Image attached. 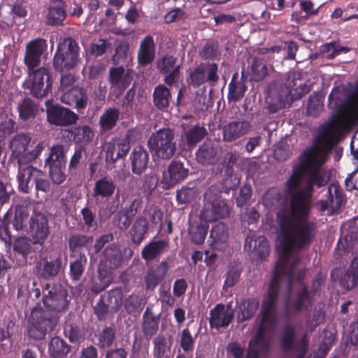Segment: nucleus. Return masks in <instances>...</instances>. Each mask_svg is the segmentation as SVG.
Wrapping results in <instances>:
<instances>
[{
    "label": "nucleus",
    "instance_id": "obj_1",
    "mask_svg": "<svg viewBox=\"0 0 358 358\" xmlns=\"http://www.w3.org/2000/svg\"><path fill=\"white\" fill-rule=\"evenodd\" d=\"M348 120L339 114L324 126L317 141L300 157L286 182V191L292 195L290 206L277 213L278 259L273 278L262 308V318H276L275 301L285 288V311L289 313L292 287L299 282L303 272L298 267L299 250L309 245L314 236V224L308 220L313 186L327 185L331 170L324 164L330 149L347 128Z\"/></svg>",
    "mask_w": 358,
    "mask_h": 358
},
{
    "label": "nucleus",
    "instance_id": "obj_2",
    "mask_svg": "<svg viewBox=\"0 0 358 358\" xmlns=\"http://www.w3.org/2000/svg\"><path fill=\"white\" fill-rule=\"evenodd\" d=\"M10 149L13 157L17 160L19 165H23L38 158L44 149V143L22 134L13 138Z\"/></svg>",
    "mask_w": 358,
    "mask_h": 358
},
{
    "label": "nucleus",
    "instance_id": "obj_3",
    "mask_svg": "<svg viewBox=\"0 0 358 358\" xmlns=\"http://www.w3.org/2000/svg\"><path fill=\"white\" fill-rule=\"evenodd\" d=\"M230 209L226 201L220 197V192L215 187L208 188L203 199V206L199 214L201 220L212 222L229 216Z\"/></svg>",
    "mask_w": 358,
    "mask_h": 358
},
{
    "label": "nucleus",
    "instance_id": "obj_4",
    "mask_svg": "<svg viewBox=\"0 0 358 358\" xmlns=\"http://www.w3.org/2000/svg\"><path fill=\"white\" fill-rule=\"evenodd\" d=\"M148 146L155 158L170 159L176 152L174 131L169 128L157 130L148 138Z\"/></svg>",
    "mask_w": 358,
    "mask_h": 358
},
{
    "label": "nucleus",
    "instance_id": "obj_5",
    "mask_svg": "<svg viewBox=\"0 0 358 358\" xmlns=\"http://www.w3.org/2000/svg\"><path fill=\"white\" fill-rule=\"evenodd\" d=\"M57 324V319L40 305L34 307L28 317V334L34 339H42Z\"/></svg>",
    "mask_w": 358,
    "mask_h": 358
},
{
    "label": "nucleus",
    "instance_id": "obj_6",
    "mask_svg": "<svg viewBox=\"0 0 358 358\" xmlns=\"http://www.w3.org/2000/svg\"><path fill=\"white\" fill-rule=\"evenodd\" d=\"M78 49L77 43L71 38L60 42L54 57L55 69L63 71L75 67L78 62Z\"/></svg>",
    "mask_w": 358,
    "mask_h": 358
},
{
    "label": "nucleus",
    "instance_id": "obj_7",
    "mask_svg": "<svg viewBox=\"0 0 358 358\" xmlns=\"http://www.w3.org/2000/svg\"><path fill=\"white\" fill-rule=\"evenodd\" d=\"M27 85L34 96L41 98L45 96L52 87V80L48 70L41 67L32 71H29Z\"/></svg>",
    "mask_w": 358,
    "mask_h": 358
},
{
    "label": "nucleus",
    "instance_id": "obj_8",
    "mask_svg": "<svg viewBox=\"0 0 358 358\" xmlns=\"http://www.w3.org/2000/svg\"><path fill=\"white\" fill-rule=\"evenodd\" d=\"M120 258V252L116 247L108 248L104 250L103 259L99 266V278L103 284L102 289L111 282V270L117 266Z\"/></svg>",
    "mask_w": 358,
    "mask_h": 358
},
{
    "label": "nucleus",
    "instance_id": "obj_9",
    "mask_svg": "<svg viewBox=\"0 0 358 358\" xmlns=\"http://www.w3.org/2000/svg\"><path fill=\"white\" fill-rule=\"evenodd\" d=\"M291 86L271 85L268 90L266 102L271 112H275L293 100Z\"/></svg>",
    "mask_w": 358,
    "mask_h": 358
},
{
    "label": "nucleus",
    "instance_id": "obj_10",
    "mask_svg": "<svg viewBox=\"0 0 358 358\" xmlns=\"http://www.w3.org/2000/svg\"><path fill=\"white\" fill-rule=\"evenodd\" d=\"M43 304L48 308L55 311H62L66 307L67 293L61 286L47 285L43 289Z\"/></svg>",
    "mask_w": 358,
    "mask_h": 358
},
{
    "label": "nucleus",
    "instance_id": "obj_11",
    "mask_svg": "<svg viewBox=\"0 0 358 358\" xmlns=\"http://www.w3.org/2000/svg\"><path fill=\"white\" fill-rule=\"evenodd\" d=\"M188 175V169L178 161H173L166 171L162 173L160 183L164 189H168L182 181Z\"/></svg>",
    "mask_w": 358,
    "mask_h": 358
},
{
    "label": "nucleus",
    "instance_id": "obj_12",
    "mask_svg": "<svg viewBox=\"0 0 358 358\" xmlns=\"http://www.w3.org/2000/svg\"><path fill=\"white\" fill-rule=\"evenodd\" d=\"M29 228L32 241L35 244H43L50 234L48 218L41 213H34L31 216Z\"/></svg>",
    "mask_w": 358,
    "mask_h": 358
},
{
    "label": "nucleus",
    "instance_id": "obj_13",
    "mask_svg": "<svg viewBox=\"0 0 358 358\" xmlns=\"http://www.w3.org/2000/svg\"><path fill=\"white\" fill-rule=\"evenodd\" d=\"M217 66L215 64H201L190 73L188 80L194 87H199L206 81H216Z\"/></svg>",
    "mask_w": 358,
    "mask_h": 358
},
{
    "label": "nucleus",
    "instance_id": "obj_14",
    "mask_svg": "<svg viewBox=\"0 0 358 358\" xmlns=\"http://www.w3.org/2000/svg\"><path fill=\"white\" fill-rule=\"evenodd\" d=\"M47 117L50 123L59 126L71 124L78 120V115L60 106L48 107Z\"/></svg>",
    "mask_w": 358,
    "mask_h": 358
},
{
    "label": "nucleus",
    "instance_id": "obj_15",
    "mask_svg": "<svg viewBox=\"0 0 358 358\" xmlns=\"http://www.w3.org/2000/svg\"><path fill=\"white\" fill-rule=\"evenodd\" d=\"M45 49V41L42 39L34 40L27 43L24 61L29 71L39 65L41 56Z\"/></svg>",
    "mask_w": 358,
    "mask_h": 358
},
{
    "label": "nucleus",
    "instance_id": "obj_16",
    "mask_svg": "<svg viewBox=\"0 0 358 358\" xmlns=\"http://www.w3.org/2000/svg\"><path fill=\"white\" fill-rule=\"evenodd\" d=\"M157 67L166 84L173 85L179 79L180 66L176 64V58L166 56L157 62Z\"/></svg>",
    "mask_w": 358,
    "mask_h": 358
},
{
    "label": "nucleus",
    "instance_id": "obj_17",
    "mask_svg": "<svg viewBox=\"0 0 358 358\" xmlns=\"http://www.w3.org/2000/svg\"><path fill=\"white\" fill-rule=\"evenodd\" d=\"M244 248L254 257L261 259L268 257L270 252L269 245L266 239L264 236L255 234L248 236L245 238Z\"/></svg>",
    "mask_w": 358,
    "mask_h": 358
},
{
    "label": "nucleus",
    "instance_id": "obj_18",
    "mask_svg": "<svg viewBox=\"0 0 358 358\" xmlns=\"http://www.w3.org/2000/svg\"><path fill=\"white\" fill-rule=\"evenodd\" d=\"M250 124L247 121H232L222 127L223 140L232 142L247 134Z\"/></svg>",
    "mask_w": 358,
    "mask_h": 358
},
{
    "label": "nucleus",
    "instance_id": "obj_19",
    "mask_svg": "<svg viewBox=\"0 0 358 358\" xmlns=\"http://www.w3.org/2000/svg\"><path fill=\"white\" fill-rule=\"evenodd\" d=\"M233 316V310L229 306L217 304L210 312V326L215 328L228 326Z\"/></svg>",
    "mask_w": 358,
    "mask_h": 358
},
{
    "label": "nucleus",
    "instance_id": "obj_20",
    "mask_svg": "<svg viewBox=\"0 0 358 358\" xmlns=\"http://www.w3.org/2000/svg\"><path fill=\"white\" fill-rule=\"evenodd\" d=\"M41 174V171L33 166L28 165L23 166L22 165H19L17 175L19 189L24 193L29 192V189L33 186V183L31 182V180H33L34 181L36 177Z\"/></svg>",
    "mask_w": 358,
    "mask_h": 358
},
{
    "label": "nucleus",
    "instance_id": "obj_21",
    "mask_svg": "<svg viewBox=\"0 0 358 358\" xmlns=\"http://www.w3.org/2000/svg\"><path fill=\"white\" fill-rule=\"evenodd\" d=\"M130 148L129 143L125 139H113L106 144V161L112 163L125 156Z\"/></svg>",
    "mask_w": 358,
    "mask_h": 358
},
{
    "label": "nucleus",
    "instance_id": "obj_22",
    "mask_svg": "<svg viewBox=\"0 0 358 358\" xmlns=\"http://www.w3.org/2000/svg\"><path fill=\"white\" fill-rule=\"evenodd\" d=\"M328 192L329 194L328 201H320L317 203V206L322 211L326 210L329 206L331 212L334 213L338 210L342 204V192L336 184L332 183L328 188Z\"/></svg>",
    "mask_w": 358,
    "mask_h": 358
},
{
    "label": "nucleus",
    "instance_id": "obj_23",
    "mask_svg": "<svg viewBox=\"0 0 358 358\" xmlns=\"http://www.w3.org/2000/svg\"><path fill=\"white\" fill-rule=\"evenodd\" d=\"M61 101L66 105L73 106L78 109L83 108L87 103V96L79 87H73L61 95Z\"/></svg>",
    "mask_w": 358,
    "mask_h": 358
},
{
    "label": "nucleus",
    "instance_id": "obj_24",
    "mask_svg": "<svg viewBox=\"0 0 358 358\" xmlns=\"http://www.w3.org/2000/svg\"><path fill=\"white\" fill-rule=\"evenodd\" d=\"M229 238L227 227L223 222H219L210 230V238L214 249L222 250L227 247Z\"/></svg>",
    "mask_w": 358,
    "mask_h": 358
},
{
    "label": "nucleus",
    "instance_id": "obj_25",
    "mask_svg": "<svg viewBox=\"0 0 358 358\" xmlns=\"http://www.w3.org/2000/svg\"><path fill=\"white\" fill-rule=\"evenodd\" d=\"M129 159L133 173L141 174L147 168L149 155L144 148L136 147L132 150Z\"/></svg>",
    "mask_w": 358,
    "mask_h": 358
},
{
    "label": "nucleus",
    "instance_id": "obj_26",
    "mask_svg": "<svg viewBox=\"0 0 358 358\" xmlns=\"http://www.w3.org/2000/svg\"><path fill=\"white\" fill-rule=\"evenodd\" d=\"M132 79L131 72L122 67L113 68L110 71V83L113 87L123 91L129 85Z\"/></svg>",
    "mask_w": 358,
    "mask_h": 358
},
{
    "label": "nucleus",
    "instance_id": "obj_27",
    "mask_svg": "<svg viewBox=\"0 0 358 358\" xmlns=\"http://www.w3.org/2000/svg\"><path fill=\"white\" fill-rule=\"evenodd\" d=\"M155 55V43L151 36L144 38L140 44L138 52V60L141 65L146 66L150 64Z\"/></svg>",
    "mask_w": 358,
    "mask_h": 358
},
{
    "label": "nucleus",
    "instance_id": "obj_28",
    "mask_svg": "<svg viewBox=\"0 0 358 358\" xmlns=\"http://www.w3.org/2000/svg\"><path fill=\"white\" fill-rule=\"evenodd\" d=\"M220 154L221 150L219 147L211 143H204L199 149L196 158L198 162L202 164H213L217 161Z\"/></svg>",
    "mask_w": 358,
    "mask_h": 358
},
{
    "label": "nucleus",
    "instance_id": "obj_29",
    "mask_svg": "<svg viewBox=\"0 0 358 358\" xmlns=\"http://www.w3.org/2000/svg\"><path fill=\"white\" fill-rule=\"evenodd\" d=\"M199 221H194L191 217V224L189 227V238L196 244H201L204 241L208 229L209 222H205L199 217Z\"/></svg>",
    "mask_w": 358,
    "mask_h": 358
},
{
    "label": "nucleus",
    "instance_id": "obj_30",
    "mask_svg": "<svg viewBox=\"0 0 358 358\" xmlns=\"http://www.w3.org/2000/svg\"><path fill=\"white\" fill-rule=\"evenodd\" d=\"M65 17L66 12L64 9L63 2L62 1L52 2L47 15V24L49 25L61 24Z\"/></svg>",
    "mask_w": 358,
    "mask_h": 358
},
{
    "label": "nucleus",
    "instance_id": "obj_31",
    "mask_svg": "<svg viewBox=\"0 0 358 358\" xmlns=\"http://www.w3.org/2000/svg\"><path fill=\"white\" fill-rule=\"evenodd\" d=\"M294 336V331L290 327H287L285 329L282 338V345L285 350H290L294 348L296 350L299 351L298 358H302L306 350V338L304 336L302 339L301 343L297 346H294L293 345V338Z\"/></svg>",
    "mask_w": 358,
    "mask_h": 358
},
{
    "label": "nucleus",
    "instance_id": "obj_32",
    "mask_svg": "<svg viewBox=\"0 0 358 358\" xmlns=\"http://www.w3.org/2000/svg\"><path fill=\"white\" fill-rule=\"evenodd\" d=\"M115 189L114 182L111 179L104 177L96 181L93 189L94 196L108 198L113 194Z\"/></svg>",
    "mask_w": 358,
    "mask_h": 358
},
{
    "label": "nucleus",
    "instance_id": "obj_33",
    "mask_svg": "<svg viewBox=\"0 0 358 358\" xmlns=\"http://www.w3.org/2000/svg\"><path fill=\"white\" fill-rule=\"evenodd\" d=\"M166 248V243L163 241L151 242L142 250V257L146 260H152L159 256Z\"/></svg>",
    "mask_w": 358,
    "mask_h": 358
},
{
    "label": "nucleus",
    "instance_id": "obj_34",
    "mask_svg": "<svg viewBox=\"0 0 358 358\" xmlns=\"http://www.w3.org/2000/svg\"><path fill=\"white\" fill-rule=\"evenodd\" d=\"M168 270L166 263H161L156 269L150 270L146 277V286L153 289L164 278Z\"/></svg>",
    "mask_w": 358,
    "mask_h": 358
},
{
    "label": "nucleus",
    "instance_id": "obj_35",
    "mask_svg": "<svg viewBox=\"0 0 358 358\" xmlns=\"http://www.w3.org/2000/svg\"><path fill=\"white\" fill-rule=\"evenodd\" d=\"M259 307V301L252 299L243 301L239 305L238 318L239 320H245L251 318Z\"/></svg>",
    "mask_w": 358,
    "mask_h": 358
},
{
    "label": "nucleus",
    "instance_id": "obj_36",
    "mask_svg": "<svg viewBox=\"0 0 358 358\" xmlns=\"http://www.w3.org/2000/svg\"><path fill=\"white\" fill-rule=\"evenodd\" d=\"M45 164L49 166H65V159L63 148L61 145L52 146L50 148Z\"/></svg>",
    "mask_w": 358,
    "mask_h": 358
},
{
    "label": "nucleus",
    "instance_id": "obj_37",
    "mask_svg": "<svg viewBox=\"0 0 358 358\" xmlns=\"http://www.w3.org/2000/svg\"><path fill=\"white\" fill-rule=\"evenodd\" d=\"M49 352L54 358H65L69 347L58 337L53 338L50 343Z\"/></svg>",
    "mask_w": 358,
    "mask_h": 358
},
{
    "label": "nucleus",
    "instance_id": "obj_38",
    "mask_svg": "<svg viewBox=\"0 0 358 358\" xmlns=\"http://www.w3.org/2000/svg\"><path fill=\"white\" fill-rule=\"evenodd\" d=\"M119 111L115 108L107 109L101 116L99 123L103 130L107 131L113 128L118 118Z\"/></svg>",
    "mask_w": 358,
    "mask_h": 358
},
{
    "label": "nucleus",
    "instance_id": "obj_39",
    "mask_svg": "<svg viewBox=\"0 0 358 358\" xmlns=\"http://www.w3.org/2000/svg\"><path fill=\"white\" fill-rule=\"evenodd\" d=\"M171 94L169 90L164 86L157 87L154 92V101L159 108L168 107Z\"/></svg>",
    "mask_w": 358,
    "mask_h": 358
},
{
    "label": "nucleus",
    "instance_id": "obj_40",
    "mask_svg": "<svg viewBox=\"0 0 358 358\" xmlns=\"http://www.w3.org/2000/svg\"><path fill=\"white\" fill-rule=\"evenodd\" d=\"M147 227L148 222L143 218H140L134 222L131 231L134 243L139 244L143 241L147 231Z\"/></svg>",
    "mask_w": 358,
    "mask_h": 358
},
{
    "label": "nucleus",
    "instance_id": "obj_41",
    "mask_svg": "<svg viewBox=\"0 0 358 358\" xmlns=\"http://www.w3.org/2000/svg\"><path fill=\"white\" fill-rule=\"evenodd\" d=\"M159 327V317L145 312L143 321V332L145 336L151 337L155 335Z\"/></svg>",
    "mask_w": 358,
    "mask_h": 358
},
{
    "label": "nucleus",
    "instance_id": "obj_42",
    "mask_svg": "<svg viewBox=\"0 0 358 358\" xmlns=\"http://www.w3.org/2000/svg\"><path fill=\"white\" fill-rule=\"evenodd\" d=\"M198 192L194 188L182 187L178 190L176 194L177 201L180 204H188L196 200Z\"/></svg>",
    "mask_w": 358,
    "mask_h": 358
},
{
    "label": "nucleus",
    "instance_id": "obj_43",
    "mask_svg": "<svg viewBox=\"0 0 358 358\" xmlns=\"http://www.w3.org/2000/svg\"><path fill=\"white\" fill-rule=\"evenodd\" d=\"M73 135L76 141L88 143L92 141L94 134L89 126L82 125L75 128Z\"/></svg>",
    "mask_w": 358,
    "mask_h": 358
},
{
    "label": "nucleus",
    "instance_id": "obj_44",
    "mask_svg": "<svg viewBox=\"0 0 358 358\" xmlns=\"http://www.w3.org/2000/svg\"><path fill=\"white\" fill-rule=\"evenodd\" d=\"M299 287L301 292L296 302L294 305V308L296 312L307 310L312 303V299L310 294L306 292V287L301 283H299Z\"/></svg>",
    "mask_w": 358,
    "mask_h": 358
},
{
    "label": "nucleus",
    "instance_id": "obj_45",
    "mask_svg": "<svg viewBox=\"0 0 358 358\" xmlns=\"http://www.w3.org/2000/svg\"><path fill=\"white\" fill-rule=\"evenodd\" d=\"M323 109L322 96L320 94H314L309 98L307 113L309 115L317 116Z\"/></svg>",
    "mask_w": 358,
    "mask_h": 358
},
{
    "label": "nucleus",
    "instance_id": "obj_46",
    "mask_svg": "<svg viewBox=\"0 0 358 358\" xmlns=\"http://www.w3.org/2000/svg\"><path fill=\"white\" fill-rule=\"evenodd\" d=\"M206 134V129L201 126H194L189 129L186 134V140L189 145H194Z\"/></svg>",
    "mask_w": 358,
    "mask_h": 358
},
{
    "label": "nucleus",
    "instance_id": "obj_47",
    "mask_svg": "<svg viewBox=\"0 0 358 358\" xmlns=\"http://www.w3.org/2000/svg\"><path fill=\"white\" fill-rule=\"evenodd\" d=\"M245 88L242 81H235L234 77L229 85L228 97L230 100L237 101L243 96Z\"/></svg>",
    "mask_w": 358,
    "mask_h": 358
},
{
    "label": "nucleus",
    "instance_id": "obj_48",
    "mask_svg": "<svg viewBox=\"0 0 358 358\" xmlns=\"http://www.w3.org/2000/svg\"><path fill=\"white\" fill-rule=\"evenodd\" d=\"M36 110V106L29 99H25L19 106L20 117L22 120H27L34 117Z\"/></svg>",
    "mask_w": 358,
    "mask_h": 358
},
{
    "label": "nucleus",
    "instance_id": "obj_49",
    "mask_svg": "<svg viewBox=\"0 0 358 358\" xmlns=\"http://www.w3.org/2000/svg\"><path fill=\"white\" fill-rule=\"evenodd\" d=\"M253 79L259 80L267 75V68L264 62L260 59H255L252 65Z\"/></svg>",
    "mask_w": 358,
    "mask_h": 358
},
{
    "label": "nucleus",
    "instance_id": "obj_50",
    "mask_svg": "<svg viewBox=\"0 0 358 358\" xmlns=\"http://www.w3.org/2000/svg\"><path fill=\"white\" fill-rule=\"evenodd\" d=\"M61 264L62 263L60 257H57L55 259L50 262L48 261H45L43 263V274L47 276L55 275L58 273L61 267Z\"/></svg>",
    "mask_w": 358,
    "mask_h": 358
},
{
    "label": "nucleus",
    "instance_id": "obj_51",
    "mask_svg": "<svg viewBox=\"0 0 358 358\" xmlns=\"http://www.w3.org/2000/svg\"><path fill=\"white\" fill-rule=\"evenodd\" d=\"M85 262V257L80 256L79 259H77L71 264V275L73 280H78L80 279L81 275L83 274Z\"/></svg>",
    "mask_w": 358,
    "mask_h": 358
},
{
    "label": "nucleus",
    "instance_id": "obj_52",
    "mask_svg": "<svg viewBox=\"0 0 358 358\" xmlns=\"http://www.w3.org/2000/svg\"><path fill=\"white\" fill-rule=\"evenodd\" d=\"M180 346L186 352H191L194 349V341L188 329H184L181 332Z\"/></svg>",
    "mask_w": 358,
    "mask_h": 358
},
{
    "label": "nucleus",
    "instance_id": "obj_53",
    "mask_svg": "<svg viewBox=\"0 0 358 358\" xmlns=\"http://www.w3.org/2000/svg\"><path fill=\"white\" fill-rule=\"evenodd\" d=\"M92 243V238L83 235H74L69 239V248L71 250Z\"/></svg>",
    "mask_w": 358,
    "mask_h": 358
},
{
    "label": "nucleus",
    "instance_id": "obj_54",
    "mask_svg": "<svg viewBox=\"0 0 358 358\" xmlns=\"http://www.w3.org/2000/svg\"><path fill=\"white\" fill-rule=\"evenodd\" d=\"M132 212L127 210H120L117 215L116 223L121 229H126L132 221Z\"/></svg>",
    "mask_w": 358,
    "mask_h": 358
},
{
    "label": "nucleus",
    "instance_id": "obj_55",
    "mask_svg": "<svg viewBox=\"0 0 358 358\" xmlns=\"http://www.w3.org/2000/svg\"><path fill=\"white\" fill-rule=\"evenodd\" d=\"M352 271L350 272V274L348 275V279L349 282H347L346 284L343 282V285L347 289H350L352 287H354L357 282L358 279V272L357 270V268L358 267V260L357 259H354L352 261Z\"/></svg>",
    "mask_w": 358,
    "mask_h": 358
},
{
    "label": "nucleus",
    "instance_id": "obj_56",
    "mask_svg": "<svg viewBox=\"0 0 358 358\" xmlns=\"http://www.w3.org/2000/svg\"><path fill=\"white\" fill-rule=\"evenodd\" d=\"M65 166H49L50 176L52 182L55 184H61L65 180V175L63 169Z\"/></svg>",
    "mask_w": 358,
    "mask_h": 358
},
{
    "label": "nucleus",
    "instance_id": "obj_57",
    "mask_svg": "<svg viewBox=\"0 0 358 358\" xmlns=\"http://www.w3.org/2000/svg\"><path fill=\"white\" fill-rule=\"evenodd\" d=\"M27 217L28 214L23 209L20 208L16 210L13 220V226L17 231L24 228Z\"/></svg>",
    "mask_w": 358,
    "mask_h": 358
},
{
    "label": "nucleus",
    "instance_id": "obj_58",
    "mask_svg": "<svg viewBox=\"0 0 358 358\" xmlns=\"http://www.w3.org/2000/svg\"><path fill=\"white\" fill-rule=\"evenodd\" d=\"M34 182L37 192H42L43 193H46L49 192L50 189V183L48 180L45 178V175L42 171L41 175L36 177Z\"/></svg>",
    "mask_w": 358,
    "mask_h": 358
},
{
    "label": "nucleus",
    "instance_id": "obj_59",
    "mask_svg": "<svg viewBox=\"0 0 358 358\" xmlns=\"http://www.w3.org/2000/svg\"><path fill=\"white\" fill-rule=\"evenodd\" d=\"M240 275L239 269L235 267H231L228 271L224 282V287H231L238 281Z\"/></svg>",
    "mask_w": 358,
    "mask_h": 358
},
{
    "label": "nucleus",
    "instance_id": "obj_60",
    "mask_svg": "<svg viewBox=\"0 0 358 358\" xmlns=\"http://www.w3.org/2000/svg\"><path fill=\"white\" fill-rule=\"evenodd\" d=\"M251 196V188L248 185L243 186L236 199V203L238 206H243Z\"/></svg>",
    "mask_w": 358,
    "mask_h": 358
},
{
    "label": "nucleus",
    "instance_id": "obj_61",
    "mask_svg": "<svg viewBox=\"0 0 358 358\" xmlns=\"http://www.w3.org/2000/svg\"><path fill=\"white\" fill-rule=\"evenodd\" d=\"M61 85L59 90L61 92H65L73 88L75 83V77L71 73L63 75L60 80Z\"/></svg>",
    "mask_w": 358,
    "mask_h": 358
},
{
    "label": "nucleus",
    "instance_id": "obj_62",
    "mask_svg": "<svg viewBox=\"0 0 358 358\" xmlns=\"http://www.w3.org/2000/svg\"><path fill=\"white\" fill-rule=\"evenodd\" d=\"M142 303L141 299L137 295L132 294L125 301L124 306L125 308L129 311H133L134 309L140 308L141 307Z\"/></svg>",
    "mask_w": 358,
    "mask_h": 358
},
{
    "label": "nucleus",
    "instance_id": "obj_63",
    "mask_svg": "<svg viewBox=\"0 0 358 358\" xmlns=\"http://www.w3.org/2000/svg\"><path fill=\"white\" fill-rule=\"evenodd\" d=\"M29 243L25 237L17 238L14 243L15 250L22 255H24L29 250Z\"/></svg>",
    "mask_w": 358,
    "mask_h": 358
},
{
    "label": "nucleus",
    "instance_id": "obj_64",
    "mask_svg": "<svg viewBox=\"0 0 358 358\" xmlns=\"http://www.w3.org/2000/svg\"><path fill=\"white\" fill-rule=\"evenodd\" d=\"M345 182L349 189H358V168L351 173Z\"/></svg>",
    "mask_w": 358,
    "mask_h": 358
}]
</instances>
